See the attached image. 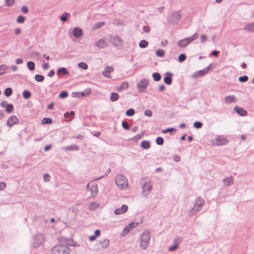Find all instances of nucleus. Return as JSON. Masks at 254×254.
Returning a JSON list of instances; mask_svg holds the SVG:
<instances>
[{
	"label": "nucleus",
	"instance_id": "nucleus-1",
	"mask_svg": "<svg viewBox=\"0 0 254 254\" xmlns=\"http://www.w3.org/2000/svg\"><path fill=\"white\" fill-rule=\"evenodd\" d=\"M151 235L149 230H146L143 232L139 237V246L142 250H146L150 243Z\"/></svg>",
	"mask_w": 254,
	"mask_h": 254
},
{
	"label": "nucleus",
	"instance_id": "nucleus-2",
	"mask_svg": "<svg viewBox=\"0 0 254 254\" xmlns=\"http://www.w3.org/2000/svg\"><path fill=\"white\" fill-rule=\"evenodd\" d=\"M140 183L142 190V195L144 197H147L153 189L151 179L148 178H145L141 180Z\"/></svg>",
	"mask_w": 254,
	"mask_h": 254
},
{
	"label": "nucleus",
	"instance_id": "nucleus-3",
	"mask_svg": "<svg viewBox=\"0 0 254 254\" xmlns=\"http://www.w3.org/2000/svg\"><path fill=\"white\" fill-rule=\"evenodd\" d=\"M70 248L65 245H58L51 250V254H69Z\"/></svg>",
	"mask_w": 254,
	"mask_h": 254
},
{
	"label": "nucleus",
	"instance_id": "nucleus-4",
	"mask_svg": "<svg viewBox=\"0 0 254 254\" xmlns=\"http://www.w3.org/2000/svg\"><path fill=\"white\" fill-rule=\"evenodd\" d=\"M204 200L201 197H197L193 208L190 211V214L192 215H194L201 210L204 205Z\"/></svg>",
	"mask_w": 254,
	"mask_h": 254
},
{
	"label": "nucleus",
	"instance_id": "nucleus-5",
	"mask_svg": "<svg viewBox=\"0 0 254 254\" xmlns=\"http://www.w3.org/2000/svg\"><path fill=\"white\" fill-rule=\"evenodd\" d=\"M115 183L119 188L122 189H126L128 185L127 179L122 174H119L116 176Z\"/></svg>",
	"mask_w": 254,
	"mask_h": 254
},
{
	"label": "nucleus",
	"instance_id": "nucleus-6",
	"mask_svg": "<svg viewBox=\"0 0 254 254\" xmlns=\"http://www.w3.org/2000/svg\"><path fill=\"white\" fill-rule=\"evenodd\" d=\"M198 37L197 33H195L192 36L185 38L179 41L177 43L178 46L180 48H184L189 45L190 42L196 39Z\"/></svg>",
	"mask_w": 254,
	"mask_h": 254
},
{
	"label": "nucleus",
	"instance_id": "nucleus-7",
	"mask_svg": "<svg viewBox=\"0 0 254 254\" xmlns=\"http://www.w3.org/2000/svg\"><path fill=\"white\" fill-rule=\"evenodd\" d=\"M110 41L115 47H122L123 45V41L122 39L118 35H109Z\"/></svg>",
	"mask_w": 254,
	"mask_h": 254
},
{
	"label": "nucleus",
	"instance_id": "nucleus-8",
	"mask_svg": "<svg viewBox=\"0 0 254 254\" xmlns=\"http://www.w3.org/2000/svg\"><path fill=\"white\" fill-rule=\"evenodd\" d=\"M228 142V139L223 136L218 135L212 140V143L214 145H223Z\"/></svg>",
	"mask_w": 254,
	"mask_h": 254
},
{
	"label": "nucleus",
	"instance_id": "nucleus-9",
	"mask_svg": "<svg viewBox=\"0 0 254 254\" xmlns=\"http://www.w3.org/2000/svg\"><path fill=\"white\" fill-rule=\"evenodd\" d=\"M149 84L148 80L146 79H141L137 85V88L139 92L141 93L146 88Z\"/></svg>",
	"mask_w": 254,
	"mask_h": 254
},
{
	"label": "nucleus",
	"instance_id": "nucleus-10",
	"mask_svg": "<svg viewBox=\"0 0 254 254\" xmlns=\"http://www.w3.org/2000/svg\"><path fill=\"white\" fill-rule=\"evenodd\" d=\"M87 189H89L91 191V196L94 197L96 196L98 192L97 185L94 183H89L86 186Z\"/></svg>",
	"mask_w": 254,
	"mask_h": 254
},
{
	"label": "nucleus",
	"instance_id": "nucleus-11",
	"mask_svg": "<svg viewBox=\"0 0 254 254\" xmlns=\"http://www.w3.org/2000/svg\"><path fill=\"white\" fill-rule=\"evenodd\" d=\"M44 241V236L42 234H38L34 237V245L35 247H38L42 244Z\"/></svg>",
	"mask_w": 254,
	"mask_h": 254
},
{
	"label": "nucleus",
	"instance_id": "nucleus-12",
	"mask_svg": "<svg viewBox=\"0 0 254 254\" xmlns=\"http://www.w3.org/2000/svg\"><path fill=\"white\" fill-rule=\"evenodd\" d=\"M19 122L18 118L14 115L10 116L7 120L6 125L9 127H11L13 125L17 124Z\"/></svg>",
	"mask_w": 254,
	"mask_h": 254
},
{
	"label": "nucleus",
	"instance_id": "nucleus-13",
	"mask_svg": "<svg viewBox=\"0 0 254 254\" xmlns=\"http://www.w3.org/2000/svg\"><path fill=\"white\" fill-rule=\"evenodd\" d=\"M182 240L181 237H178L174 239L173 245L169 248V251L173 252L176 251L178 249L179 245Z\"/></svg>",
	"mask_w": 254,
	"mask_h": 254
},
{
	"label": "nucleus",
	"instance_id": "nucleus-14",
	"mask_svg": "<svg viewBox=\"0 0 254 254\" xmlns=\"http://www.w3.org/2000/svg\"><path fill=\"white\" fill-rule=\"evenodd\" d=\"M181 15L180 11H175L170 16L169 19L172 22L176 23L181 19Z\"/></svg>",
	"mask_w": 254,
	"mask_h": 254
},
{
	"label": "nucleus",
	"instance_id": "nucleus-15",
	"mask_svg": "<svg viewBox=\"0 0 254 254\" xmlns=\"http://www.w3.org/2000/svg\"><path fill=\"white\" fill-rule=\"evenodd\" d=\"M114 71V68L112 66H107L105 67V70L103 71L102 74L103 75L108 78H111V76L110 75V73Z\"/></svg>",
	"mask_w": 254,
	"mask_h": 254
},
{
	"label": "nucleus",
	"instance_id": "nucleus-16",
	"mask_svg": "<svg viewBox=\"0 0 254 254\" xmlns=\"http://www.w3.org/2000/svg\"><path fill=\"white\" fill-rule=\"evenodd\" d=\"M137 225V223L134 222L130 223L129 225L127 226L123 230V235H127L130 231L135 227Z\"/></svg>",
	"mask_w": 254,
	"mask_h": 254
},
{
	"label": "nucleus",
	"instance_id": "nucleus-17",
	"mask_svg": "<svg viewBox=\"0 0 254 254\" xmlns=\"http://www.w3.org/2000/svg\"><path fill=\"white\" fill-rule=\"evenodd\" d=\"M128 209V206L127 205L124 204L122 206L121 208L116 209L114 211V213L116 215L122 214L127 211Z\"/></svg>",
	"mask_w": 254,
	"mask_h": 254
},
{
	"label": "nucleus",
	"instance_id": "nucleus-18",
	"mask_svg": "<svg viewBox=\"0 0 254 254\" xmlns=\"http://www.w3.org/2000/svg\"><path fill=\"white\" fill-rule=\"evenodd\" d=\"M209 69H210V67L209 66H208L203 70H199L198 71L195 72L193 74L192 77H196L198 76H203L207 73Z\"/></svg>",
	"mask_w": 254,
	"mask_h": 254
},
{
	"label": "nucleus",
	"instance_id": "nucleus-19",
	"mask_svg": "<svg viewBox=\"0 0 254 254\" xmlns=\"http://www.w3.org/2000/svg\"><path fill=\"white\" fill-rule=\"evenodd\" d=\"M107 45V42L103 39H100L96 43V46L100 49H103Z\"/></svg>",
	"mask_w": 254,
	"mask_h": 254
},
{
	"label": "nucleus",
	"instance_id": "nucleus-20",
	"mask_svg": "<svg viewBox=\"0 0 254 254\" xmlns=\"http://www.w3.org/2000/svg\"><path fill=\"white\" fill-rule=\"evenodd\" d=\"M224 102L226 104H230L231 103H236L237 99L234 95H230L225 97Z\"/></svg>",
	"mask_w": 254,
	"mask_h": 254
},
{
	"label": "nucleus",
	"instance_id": "nucleus-21",
	"mask_svg": "<svg viewBox=\"0 0 254 254\" xmlns=\"http://www.w3.org/2000/svg\"><path fill=\"white\" fill-rule=\"evenodd\" d=\"M82 30L81 28H74L72 31L73 35L76 38H79L82 35Z\"/></svg>",
	"mask_w": 254,
	"mask_h": 254
},
{
	"label": "nucleus",
	"instance_id": "nucleus-22",
	"mask_svg": "<svg viewBox=\"0 0 254 254\" xmlns=\"http://www.w3.org/2000/svg\"><path fill=\"white\" fill-rule=\"evenodd\" d=\"M172 74L170 72H166L165 74V77H164V82L168 85H170L172 83V78L171 77L172 76Z\"/></svg>",
	"mask_w": 254,
	"mask_h": 254
},
{
	"label": "nucleus",
	"instance_id": "nucleus-23",
	"mask_svg": "<svg viewBox=\"0 0 254 254\" xmlns=\"http://www.w3.org/2000/svg\"><path fill=\"white\" fill-rule=\"evenodd\" d=\"M234 110L240 116H245L247 115V112L242 108L235 107Z\"/></svg>",
	"mask_w": 254,
	"mask_h": 254
},
{
	"label": "nucleus",
	"instance_id": "nucleus-24",
	"mask_svg": "<svg viewBox=\"0 0 254 254\" xmlns=\"http://www.w3.org/2000/svg\"><path fill=\"white\" fill-rule=\"evenodd\" d=\"M128 87L127 82L125 81L122 83L120 86L116 88V90L118 92H122L124 89H127Z\"/></svg>",
	"mask_w": 254,
	"mask_h": 254
},
{
	"label": "nucleus",
	"instance_id": "nucleus-25",
	"mask_svg": "<svg viewBox=\"0 0 254 254\" xmlns=\"http://www.w3.org/2000/svg\"><path fill=\"white\" fill-rule=\"evenodd\" d=\"M101 232L99 230H96L94 232V235L91 236L89 238V240L91 242L95 241L97 237L100 236Z\"/></svg>",
	"mask_w": 254,
	"mask_h": 254
},
{
	"label": "nucleus",
	"instance_id": "nucleus-26",
	"mask_svg": "<svg viewBox=\"0 0 254 254\" xmlns=\"http://www.w3.org/2000/svg\"><path fill=\"white\" fill-rule=\"evenodd\" d=\"M79 147L76 145H71L70 146H65L64 148V151H70V150H78Z\"/></svg>",
	"mask_w": 254,
	"mask_h": 254
},
{
	"label": "nucleus",
	"instance_id": "nucleus-27",
	"mask_svg": "<svg viewBox=\"0 0 254 254\" xmlns=\"http://www.w3.org/2000/svg\"><path fill=\"white\" fill-rule=\"evenodd\" d=\"M109 244V241L108 239L103 240L99 242V245L101 246L102 249L107 248Z\"/></svg>",
	"mask_w": 254,
	"mask_h": 254
},
{
	"label": "nucleus",
	"instance_id": "nucleus-28",
	"mask_svg": "<svg viewBox=\"0 0 254 254\" xmlns=\"http://www.w3.org/2000/svg\"><path fill=\"white\" fill-rule=\"evenodd\" d=\"M234 179L232 177L227 178L223 179V182L225 184L228 186H230L233 183Z\"/></svg>",
	"mask_w": 254,
	"mask_h": 254
},
{
	"label": "nucleus",
	"instance_id": "nucleus-29",
	"mask_svg": "<svg viewBox=\"0 0 254 254\" xmlns=\"http://www.w3.org/2000/svg\"><path fill=\"white\" fill-rule=\"evenodd\" d=\"M152 77L154 81H159L161 78V76L159 73L158 72H154L152 74Z\"/></svg>",
	"mask_w": 254,
	"mask_h": 254
},
{
	"label": "nucleus",
	"instance_id": "nucleus-30",
	"mask_svg": "<svg viewBox=\"0 0 254 254\" xmlns=\"http://www.w3.org/2000/svg\"><path fill=\"white\" fill-rule=\"evenodd\" d=\"M244 29L247 30L254 31V23L246 25L244 27Z\"/></svg>",
	"mask_w": 254,
	"mask_h": 254
},
{
	"label": "nucleus",
	"instance_id": "nucleus-31",
	"mask_svg": "<svg viewBox=\"0 0 254 254\" xmlns=\"http://www.w3.org/2000/svg\"><path fill=\"white\" fill-rule=\"evenodd\" d=\"M8 69V67L5 64L0 65V75L3 74Z\"/></svg>",
	"mask_w": 254,
	"mask_h": 254
},
{
	"label": "nucleus",
	"instance_id": "nucleus-32",
	"mask_svg": "<svg viewBox=\"0 0 254 254\" xmlns=\"http://www.w3.org/2000/svg\"><path fill=\"white\" fill-rule=\"evenodd\" d=\"M57 73L58 74L62 73L63 75H67L68 74V71L65 67H62L58 69Z\"/></svg>",
	"mask_w": 254,
	"mask_h": 254
},
{
	"label": "nucleus",
	"instance_id": "nucleus-33",
	"mask_svg": "<svg viewBox=\"0 0 254 254\" xmlns=\"http://www.w3.org/2000/svg\"><path fill=\"white\" fill-rule=\"evenodd\" d=\"M141 146L143 149H148L150 147V142L147 141H143L141 142Z\"/></svg>",
	"mask_w": 254,
	"mask_h": 254
},
{
	"label": "nucleus",
	"instance_id": "nucleus-34",
	"mask_svg": "<svg viewBox=\"0 0 254 254\" xmlns=\"http://www.w3.org/2000/svg\"><path fill=\"white\" fill-rule=\"evenodd\" d=\"M119 99V95L117 93H112L110 97V100L112 102L116 101Z\"/></svg>",
	"mask_w": 254,
	"mask_h": 254
},
{
	"label": "nucleus",
	"instance_id": "nucleus-35",
	"mask_svg": "<svg viewBox=\"0 0 254 254\" xmlns=\"http://www.w3.org/2000/svg\"><path fill=\"white\" fill-rule=\"evenodd\" d=\"M148 42L145 40L140 41L139 44V46L141 48H145L148 46Z\"/></svg>",
	"mask_w": 254,
	"mask_h": 254
},
{
	"label": "nucleus",
	"instance_id": "nucleus-36",
	"mask_svg": "<svg viewBox=\"0 0 254 254\" xmlns=\"http://www.w3.org/2000/svg\"><path fill=\"white\" fill-rule=\"evenodd\" d=\"M99 204L96 202H92L89 204L88 208L89 210H93L97 208L98 207H99Z\"/></svg>",
	"mask_w": 254,
	"mask_h": 254
},
{
	"label": "nucleus",
	"instance_id": "nucleus-37",
	"mask_svg": "<svg viewBox=\"0 0 254 254\" xmlns=\"http://www.w3.org/2000/svg\"><path fill=\"white\" fill-rule=\"evenodd\" d=\"M52 123V120L51 118H44L41 122L42 125L44 124H50Z\"/></svg>",
	"mask_w": 254,
	"mask_h": 254
},
{
	"label": "nucleus",
	"instance_id": "nucleus-38",
	"mask_svg": "<svg viewBox=\"0 0 254 254\" xmlns=\"http://www.w3.org/2000/svg\"><path fill=\"white\" fill-rule=\"evenodd\" d=\"M79 68H82L84 70H86L88 68V65L84 62H81L78 64Z\"/></svg>",
	"mask_w": 254,
	"mask_h": 254
},
{
	"label": "nucleus",
	"instance_id": "nucleus-39",
	"mask_svg": "<svg viewBox=\"0 0 254 254\" xmlns=\"http://www.w3.org/2000/svg\"><path fill=\"white\" fill-rule=\"evenodd\" d=\"M27 67L30 70L32 71L35 69V64L33 62H28L27 63Z\"/></svg>",
	"mask_w": 254,
	"mask_h": 254
},
{
	"label": "nucleus",
	"instance_id": "nucleus-40",
	"mask_svg": "<svg viewBox=\"0 0 254 254\" xmlns=\"http://www.w3.org/2000/svg\"><path fill=\"white\" fill-rule=\"evenodd\" d=\"M44 78V76L42 75L36 74L35 76V79L38 82H42Z\"/></svg>",
	"mask_w": 254,
	"mask_h": 254
},
{
	"label": "nucleus",
	"instance_id": "nucleus-41",
	"mask_svg": "<svg viewBox=\"0 0 254 254\" xmlns=\"http://www.w3.org/2000/svg\"><path fill=\"white\" fill-rule=\"evenodd\" d=\"M22 95L24 98L28 99L31 97V93L29 91L25 90L23 92Z\"/></svg>",
	"mask_w": 254,
	"mask_h": 254
},
{
	"label": "nucleus",
	"instance_id": "nucleus-42",
	"mask_svg": "<svg viewBox=\"0 0 254 254\" xmlns=\"http://www.w3.org/2000/svg\"><path fill=\"white\" fill-rule=\"evenodd\" d=\"M187 57L185 54H182L179 55L178 57V61L180 63H182L186 60Z\"/></svg>",
	"mask_w": 254,
	"mask_h": 254
},
{
	"label": "nucleus",
	"instance_id": "nucleus-43",
	"mask_svg": "<svg viewBox=\"0 0 254 254\" xmlns=\"http://www.w3.org/2000/svg\"><path fill=\"white\" fill-rule=\"evenodd\" d=\"M12 93V90L10 88H7L5 89L4 91V95L7 97L10 96L11 95Z\"/></svg>",
	"mask_w": 254,
	"mask_h": 254
},
{
	"label": "nucleus",
	"instance_id": "nucleus-44",
	"mask_svg": "<svg viewBox=\"0 0 254 254\" xmlns=\"http://www.w3.org/2000/svg\"><path fill=\"white\" fill-rule=\"evenodd\" d=\"M156 142L158 145H161L164 143V139L162 137H158L156 139Z\"/></svg>",
	"mask_w": 254,
	"mask_h": 254
},
{
	"label": "nucleus",
	"instance_id": "nucleus-45",
	"mask_svg": "<svg viewBox=\"0 0 254 254\" xmlns=\"http://www.w3.org/2000/svg\"><path fill=\"white\" fill-rule=\"evenodd\" d=\"M135 113L134 110L133 109H129L126 111V115L127 116H132Z\"/></svg>",
	"mask_w": 254,
	"mask_h": 254
},
{
	"label": "nucleus",
	"instance_id": "nucleus-46",
	"mask_svg": "<svg viewBox=\"0 0 254 254\" xmlns=\"http://www.w3.org/2000/svg\"><path fill=\"white\" fill-rule=\"evenodd\" d=\"M25 18L22 15H19L17 19V22L19 23H23L25 21Z\"/></svg>",
	"mask_w": 254,
	"mask_h": 254
},
{
	"label": "nucleus",
	"instance_id": "nucleus-47",
	"mask_svg": "<svg viewBox=\"0 0 254 254\" xmlns=\"http://www.w3.org/2000/svg\"><path fill=\"white\" fill-rule=\"evenodd\" d=\"M13 110V106L12 104H7L6 107V111L7 113H10Z\"/></svg>",
	"mask_w": 254,
	"mask_h": 254
},
{
	"label": "nucleus",
	"instance_id": "nucleus-48",
	"mask_svg": "<svg viewBox=\"0 0 254 254\" xmlns=\"http://www.w3.org/2000/svg\"><path fill=\"white\" fill-rule=\"evenodd\" d=\"M69 14L68 13L65 12L64 14L61 16V20L63 22H65L67 20L66 16H69Z\"/></svg>",
	"mask_w": 254,
	"mask_h": 254
},
{
	"label": "nucleus",
	"instance_id": "nucleus-49",
	"mask_svg": "<svg viewBox=\"0 0 254 254\" xmlns=\"http://www.w3.org/2000/svg\"><path fill=\"white\" fill-rule=\"evenodd\" d=\"M68 96V93L66 91H62L59 95L60 98L62 99L65 98L67 97Z\"/></svg>",
	"mask_w": 254,
	"mask_h": 254
},
{
	"label": "nucleus",
	"instance_id": "nucleus-50",
	"mask_svg": "<svg viewBox=\"0 0 254 254\" xmlns=\"http://www.w3.org/2000/svg\"><path fill=\"white\" fill-rule=\"evenodd\" d=\"M165 52L162 50H158L156 52V54L158 57H161L164 56Z\"/></svg>",
	"mask_w": 254,
	"mask_h": 254
},
{
	"label": "nucleus",
	"instance_id": "nucleus-51",
	"mask_svg": "<svg viewBox=\"0 0 254 254\" xmlns=\"http://www.w3.org/2000/svg\"><path fill=\"white\" fill-rule=\"evenodd\" d=\"M248 80V77L246 75H244L243 76H241L239 78V80L241 82H245L247 81Z\"/></svg>",
	"mask_w": 254,
	"mask_h": 254
},
{
	"label": "nucleus",
	"instance_id": "nucleus-52",
	"mask_svg": "<svg viewBox=\"0 0 254 254\" xmlns=\"http://www.w3.org/2000/svg\"><path fill=\"white\" fill-rule=\"evenodd\" d=\"M193 126L196 128H201L202 126V124L199 122H195L193 124Z\"/></svg>",
	"mask_w": 254,
	"mask_h": 254
},
{
	"label": "nucleus",
	"instance_id": "nucleus-53",
	"mask_svg": "<svg viewBox=\"0 0 254 254\" xmlns=\"http://www.w3.org/2000/svg\"><path fill=\"white\" fill-rule=\"evenodd\" d=\"M122 127L126 129H129V126H128V124L127 122H125V121H123L122 122Z\"/></svg>",
	"mask_w": 254,
	"mask_h": 254
},
{
	"label": "nucleus",
	"instance_id": "nucleus-54",
	"mask_svg": "<svg viewBox=\"0 0 254 254\" xmlns=\"http://www.w3.org/2000/svg\"><path fill=\"white\" fill-rule=\"evenodd\" d=\"M14 0H5L6 4L8 6L12 5L14 4Z\"/></svg>",
	"mask_w": 254,
	"mask_h": 254
},
{
	"label": "nucleus",
	"instance_id": "nucleus-55",
	"mask_svg": "<svg viewBox=\"0 0 254 254\" xmlns=\"http://www.w3.org/2000/svg\"><path fill=\"white\" fill-rule=\"evenodd\" d=\"M64 117L66 121H69L71 120L70 118H69L70 115L69 114V112L65 113L64 114Z\"/></svg>",
	"mask_w": 254,
	"mask_h": 254
},
{
	"label": "nucleus",
	"instance_id": "nucleus-56",
	"mask_svg": "<svg viewBox=\"0 0 254 254\" xmlns=\"http://www.w3.org/2000/svg\"><path fill=\"white\" fill-rule=\"evenodd\" d=\"M50 180V176L49 174H46L44 175V180L46 182H48Z\"/></svg>",
	"mask_w": 254,
	"mask_h": 254
},
{
	"label": "nucleus",
	"instance_id": "nucleus-57",
	"mask_svg": "<svg viewBox=\"0 0 254 254\" xmlns=\"http://www.w3.org/2000/svg\"><path fill=\"white\" fill-rule=\"evenodd\" d=\"M145 115L148 117H151L152 115V111L150 110H146L144 112Z\"/></svg>",
	"mask_w": 254,
	"mask_h": 254
},
{
	"label": "nucleus",
	"instance_id": "nucleus-58",
	"mask_svg": "<svg viewBox=\"0 0 254 254\" xmlns=\"http://www.w3.org/2000/svg\"><path fill=\"white\" fill-rule=\"evenodd\" d=\"M6 184L4 182L0 183V190H4L6 188Z\"/></svg>",
	"mask_w": 254,
	"mask_h": 254
},
{
	"label": "nucleus",
	"instance_id": "nucleus-59",
	"mask_svg": "<svg viewBox=\"0 0 254 254\" xmlns=\"http://www.w3.org/2000/svg\"><path fill=\"white\" fill-rule=\"evenodd\" d=\"M21 11L23 13H25V14L27 13L28 12V8L26 6H23L21 8Z\"/></svg>",
	"mask_w": 254,
	"mask_h": 254
},
{
	"label": "nucleus",
	"instance_id": "nucleus-60",
	"mask_svg": "<svg viewBox=\"0 0 254 254\" xmlns=\"http://www.w3.org/2000/svg\"><path fill=\"white\" fill-rule=\"evenodd\" d=\"M201 42L203 43L207 39V36L205 35H201L200 36Z\"/></svg>",
	"mask_w": 254,
	"mask_h": 254
},
{
	"label": "nucleus",
	"instance_id": "nucleus-61",
	"mask_svg": "<svg viewBox=\"0 0 254 254\" xmlns=\"http://www.w3.org/2000/svg\"><path fill=\"white\" fill-rule=\"evenodd\" d=\"M174 129L173 128H169L165 130H162V132L164 133H167L168 132H171L172 131L174 130Z\"/></svg>",
	"mask_w": 254,
	"mask_h": 254
},
{
	"label": "nucleus",
	"instance_id": "nucleus-62",
	"mask_svg": "<svg viewBox=\"0 0 254 254\" xmlns=\"http://www.w3.org/2000/svg\"><path fill=\"white\" fill-rule=\"evenodd\" d=\"M49 68V64L48 63H45L43 65V68L44 70H47Z\"/></svg>",
	"mask_w": 254,
	"mask_h": 254
},
{
	"label": "nucleus",
	"instance_id": "nucleus-63",
	"mask_svg": "<svg viewBox=\"0 0 254 254\" xmlns=\"http://www.w3.org/2000/svg\"><path fill=\"white\" fill-rule=\"evenodd\" d=\"M219 53V51H217L216 50H214L212 53H211V55L212 56H215V57H217L218 54Z\"/></svg>",
	"mask_w": 254,
	"mask_h": 254
},
{
	"label": "nucleus",
	"instance_id": "nucleus-64",
	"mask_svg": "<svg viewBox=\"0 0 254 254\" xmlns=\"http://www.w3.org/2000/svg\"><path fill=\"white\" fill-rule=\"evenodd\" d=\"M143 29V31L146 33H148L150 31V28L148 26H144Z\"/></svg>",
	"mask_w": 254,
	"mask_h": 254
}]
</instances>
